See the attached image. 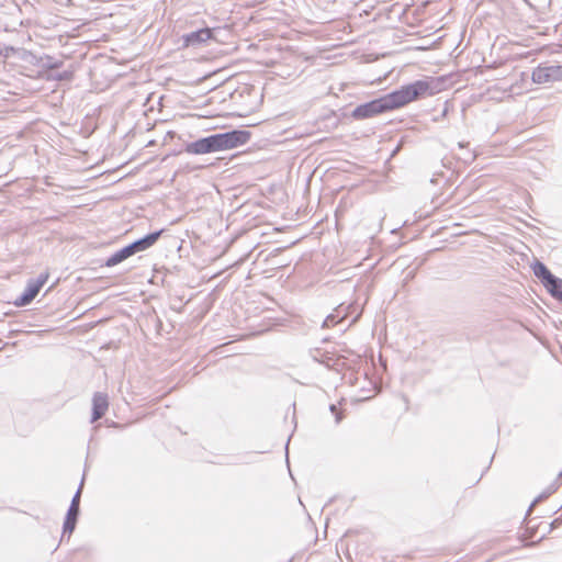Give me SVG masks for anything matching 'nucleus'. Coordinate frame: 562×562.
<instances>
[{"mask_svg": "<svg viewBox=\"0 0 562 562\" xmlns=\"http://www.w3.org/2000/svg\"><path fill=\"white\" fill-rule=\"evenodd\" d=\"M438 91L439 82L437 79L417 80L380 99L357 106L353 116L358 119L370 117L387 110L404 106L420 97L432 95Z\"/></svg>", "mask_w": 562, "mask_h": 562, "instance_id": "nucleus-1", "label": "nucleus"}, {"mask_svg": "<svg viewBox=\"0 0 562 562\" xmlns=\"http://www.w3.org/2000/svg\"><path fill=\"white\" fill-rule=\"evenodd\" d=\"M249 138L250 133L248 131L218 133L188 144L186 150L194 155L227 150L245 145Z\"/></svg>", "mask_w": 562, "mask_h": 562, "instance_id": "nucleus-2", "label": "nucleus"}, {"mask_svg": "<svg viewBox=\"0 0 562 562\" xmlns=\"http://www.w3.org/2000/svg\"><path fill=\"white\" fill-rule=\"evenodd\" d=\"M531 79L538 85L562 80V65H540L533 69Z\"/></svg>", "mask_w": 562, "mask_h": 562, "instance_id": "nucleus-3", "label": "nucleus"}, {"mask_svg": "<svg viewBox=\"0 0 562 562\" xmlns=\"http://www.w3.org/2000/svg\"><path fill=\"white\" fill-rule=\"evenodd\" d=\"M47 279L48 274L42 273L36 280H30L24 292L14 301V304L16 306H25L31 303L46 283Z\"/></svg>", "mask_w": 562, "mask_h": 562, "instance_id": "nucleus-4", "label": "nucleus"}, {"mask_svg": "<svg viewBox=\"0 0 562 562\" xmlns=\"http://www.w3.org/2000/svg\"><path fill=\"white\" fill-rule=\"evenodd\" d=\"M81 487L78 488L75 496L71 499V504L66 515V519L64 522V533H71L75 529L77 516L79 513V502H80Z\"/></svg>", "mask_w": 562, "mask_h": 562, "instance_id": "nucleus-5", "label": "nucleus"}, {"mask_svg": "<svg viewBox=\"0 0 562 562\" xmlns=\"http://www.w3.org/2000/svg\"><path fill=\"white\" fill-rule=\"evenodd\" d=\"M212 36V31L210 29H201L182 36L183 46H200L201 44L209 41Z\"/></svg>", "mask_w": 562, "mask_h": 562, "instance_id": "nucleus-6", "label": "nucleus"}, {"mask_svg": "<svg viewBox=\"0 0 562 562\" xmlns=\"http://www.w3.org/2000/svg\"><path fill=\"white\" fill-rule=\"evenodd\" d=\"M109 407L108 396L104 393H95L92 398V419L91 422H95L100 419L106 413Z\"/></svg>", "mask_w": 562, "mask_h": 562, "instance_id": "nucleus-7", "label": "nucleus"}, {"mask_svg": "<svg viewBox=\"0 0 562 562\" xmlns=\"http://www.w3.org/2000/svg\"><path fill=\"white\" fill-rule=\"evenodd\" d=\"M532 271L535 276L540 279L546 289H548L553 282H555L557 277H554L549 269L540 261L535 262L532 266Z\"/></svg>", "mask_w": 562, "mask_h": 562, "instance_id": "nucleus-8", "label": "nucleus"}, {"mask_svg": "<svg viewBox=\"0 0 562 562\" xmlns=\"http://www.w3.org/2000/svg\"><path fill=\"white\" fill-rule=\"evenodd\" d=\"M131 256L132 255L130 254V250L125 246L122 249L115 251L113 255H111L106 259L105 266L106 267H114V266L119 265L120 262L124 261L125 259H127Z\"/></svg>", "mask_w": 562, "mask_h": 562, "instance_id": "nucleus-9", "label": "nucleus"}, {"mask_svg": "<svg viewBox=\"0 0 562 562\" xmlns=\"http://www.w3.org/2000/svg\"><path fill=\"white\" fill-rule=\"evenodd\" d=\"M161 231L148 234L147 236L136 240L139 251H144L151 247L159 238Z\"/></svg>", "mask_w": 562, "mask_h": 562, "instance_id": "nucleus-10", "label": "nucleus"}, {"mask_svg": "<svg viewBox=\"0 0 562 562\" xmlns=\"http://www.w3.org/2000/svg\"><path fill=\"white\" fill-rule=\"evenodd\" d=\"M547 290L552 294V296L562 301V280L561 279L557 278L555 282H553Z\"/></svg>", "mask_w": 562, "mask_h": 562, "instance_id": "nucleus-11", "label": "nucleus"}, {"mask_svg": "<svg viewBox=\"0 0 562 562\" xmlns=\"http://www.w3.org/2000/svg\"><path fill=\"white\" fill-rule=\"evenodd\" d=\"M45 63H43V65L47 68H59L61 66V61L59 60H54L50 56H46L45 57Z\"/></svg>", "mask_w": 562, "mask_h": 562, "instance_id": "nucleus-12", "label": "nucleus"}, {"mask_svg": "<svg viewBox=\"0 0 562 562\" xmlns=\"http://www.w3.org/2000/svg\"><path fill=\"white\" fill-rule=\"evenodd\" d=\"M339 321L336 319V316L334 314H329L323 322V327H331L333 325L337 324Z\"/></svg>", "mask_w": 562, "mask_h": 562, "instance_id": "nucleus-13", "label": "nucleus"}, {"mask_svg": "<svg viewBox=\"0 0 562 562\" xmlns=\"http://www.w3.org/2000/svg\"><path fill=\"white\" fill-rule=\"evenodd\" d=\"M71 77H72L71 71H63L61 74H58L54 78L57 80H69V79H71Z\"/></svg>", "mask_w": 562, "mask_h": 562, "instance_id": "nucleus-14", "label": "nucleus"}, {"mask_svg": "<svg viewBox=\"0 0 562 562\" xmlns=\"http://www.w3.org/2000/svg\"><path fill=\"white\" fill-rule=\"evenodd\" d=\"M126 247H127V249L130 250V254H131L132 256H133L134 254H136V252H138V251H139V249H138V246H137V243H136V241H134V243H132V244L127 245Z\"/></svg>", "mask_w": 562, "mask_h": 562, "instance_id": "nucleus-15", "label": "nucleus"}, {"mask_svg": "<svg viewBox=\"0 0 562 562\" xmlns=\"http://www.w3.org/2000/svg\"><path fill=\"white\" fill-rule=\"evenodd\" d=\"M330 412L336 414V423H340V420L342 419L341 415L337 414V407L336 405H330Z\"/></svg>", "mask_w": 562, "mask_h": 562, "instance_id": "nucleus-16", "label": "nucleus"}]
</instances>
